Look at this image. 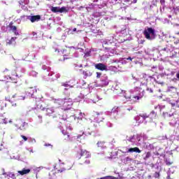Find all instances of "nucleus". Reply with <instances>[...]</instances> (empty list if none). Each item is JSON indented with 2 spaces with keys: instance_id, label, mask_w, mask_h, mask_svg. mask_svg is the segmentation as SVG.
Here are the masks:
<instances>
[{
  "instance_id": "obj_1",
  "label": "nucleus",
  "mask_w": 179,
  "mask_h": 179,
  "mask_svg": "<svg viewBox=\"0 0 179 179\" xmlns=\"http://www.w3.org/2000/svg\"><path fill=\"white\" fill-rule=\"evenodd\" d=\"M76 156L77 159L80 160V164H90V159L92 157V153L87 150H85L80 147L79 150L77 151Z\"/></svg>"
},
{
  "instance_id": "obj_2",
  "label": "nucleus",
  "mask_w": 179,
  "mask_h": 179,
  "mask_svg": "<svg viewBox=\"0 0 179 179\" xmlns=\"http://www.w3.org/2000/svg\"><path fill=\"white\" fill-rule=\"evenodd\" d=\"M143 34L147 40H152L150 34H152V36H155V29L152 28H148V29L144 30Z\"/></svg>"
},
{
  "instance_id": "obj_3",
  "label": "nucleus",
  "mask_w": 179,
  "mask_h": 179,
  "mask_svg": "<svg viewBox=\"0 0 179 179\" xmlns=\"http://www.w3.org/2000/svg\"><path fill=\"white\" fill-rule=\"evenodd\" d=\"M143 95L138 94V95H131L129 96L127 99L129 101H131V103H138V100H141V99H143Z\"/></svg>"
},
{
  "instance_id": "obj_4",
  "label": "nucleus",
  "mask_w": 179,
  "mask_h": 179,
  "mask_svg": "<svg viewBox=\"0 0 179 179\" xmlns=\"http://www.w3.org/2000/svg\"><path fill=\"white\" fill-rule=\"evenodd\" d=\"M7 27L9 28L10 31L14 33L15 36H19V31H17V27L13 25V22H10Z\"/></svg>"
},
{
  "instance_id": "obj_5",
  "label": "nucleus",
  "mask_w": 179,
  "mask_h": 179,
  "mask_svg": "<svg viewBox=\"0 0 179 179\" xmlns=\"http://www.w3.org/2000/svg\"><path fill=\"white\" fill-rule=\"evenodd\" d=\"M95 68L99 71H107V66H106V64L102 63L95 64Z\"/></svg>"
},
{
  "instance_id": "obj_6",
  "label": "nucleus",
  "mask_w": 179,
  "mask_h": 179,
  "mask_svg": "<svg viewBox=\"0 0 179 179\" xmlns=\"http://www.w3.org/2000/svg\"><path fill=\"white\" fill-rule=\"evenodd\" d=\"M27 93L32 97V96L34 95V93H37V90L34 87H29L27 90Z\"/></svg>"
},
{
  "instance_id": "obj_7",
  "label": "nucleus",
  "mask_w": 179,
  "mask_h": 179,
  "mask_svg": "<svg viewBox=\"0 0 179 179\" xmlns=\"http://www.w3.org/2000/svg\"><path fill=\"white\" fill-rule=\"evenodd\" d=\"M41 20V16L40 15H32L30 17L29 20L31 23H34V22H38Z\"/></svg>"
},
{
  "instance_id": "obj_8",
  "label": "nucleus",
  "mask_w": 179,
  "mask_h": 179,
  "mask_svg": "<svg viewBox=\"0 0 179 179\" xmlns=\"http://www.w3.org/2000/svg\"><path fill=\"white\" fill-rule=\"evenodd\" d=\"M133 152H135L136 153H141V151L139 150V148L138 147L131 148L127 150V153H132Z\"/></svg>"
},
{
  "instance_id": "obj_9",
  "label": "nucleus",
  "mask_w": 179,
  "mask_h": 179,
  "mask_svg": "<svg viewBox=\"0 0 179 179\" xmlns=\"http://www.w3.org/2000/svg\"><path fill=\"white\" fill-rule=\"evenodd\" d=\"M30 171H31V170L29 169H23L22 171H18L17 173L20 176H24L26 174H29V173H30Z\"/></svg>"
},
{
  "instance_id": "obj_10",
  "label": "nucleus",
  "mask_w": 179,
  "mask_h": 179,
  "mask_svg": "<svg viewBox=\"0 0 179 179\" xmlns=\"http://www.w3.org/2000/svg\"><path fill=\"white\" fill-rule=\"evenodd\" d=\"M63 140L64 141H71V136L69 135V133H64L63 131Z\"/></svg>"
},
{
  "instance_id": "obj_11",
  "label": "nucleus",
  "mask_w": 179,
  "mask_h": 179,
  "mask_svg": "<svg viewBox=\"0 0 179 179\" xmlns=\"http://www.w3.org/2000/svg\"><path fill=\"white\" fill-rule=\"evenodd\" d=\"M83 75H84L85 78H87L88 76H92L93 73L90 70H86L83 71Z\"/></svg>"
},
{
  "instance_id": "obj_12",
  "label": "nucleus",
  "mask_w": 179,
  "mask_h": 179,
  "mask_svg": "<svg viewBox=\"0 0 179 179\" xmlns=\"http://www.w3.org/2000/svg\"><path fill=\"white\" fill-rule=\"evenodd\" d=\"M150 80V77L146 78L143 77L142 78V83L143 85H149Z\"/></svg>"
},
{
  "instance_id": "obj_13",
  "label": "nucleus",
  "mask_w": 179,
  "mask_h": 179,
  "mask_svg": "<svg viewBox=\"0 0 179 179\" xmlns=\"http://www.w3.org/2000/svg\"><path fill=\"white\" fill-rule=\"evenodd\" d=\"M100 115H103V114L99 113L97 112L94 113V117L96 118V121H101V120H103V117H101Z\"/></svg>"
},
{
  "instance_id": "obj_14",
  "label": "nucleus",
  "mask_w": 179,
  "mask_h": 179,
  "mask_svg": "<svg viewBox=\"0 0 179 179\" xmlns=\"http://www.w3.org/2000/svg\"><path fill=\"white\" fill-rule=\"evenodd\" d=\"M135 120L136 121V122H138V124H142L143 122V120H142V117L141 116V115L136 116L135 117Z\"/></svg>"
},
{
  "instance_id": "obj_15",
  "label": "nucleus",
  "mask_w": 179,
  "mask_h": 179,
  "mask_svg": "<svg viewBox=\"0 0 179 179\" xmlns=\"http://www.w3.org/2000/svg\"><path fill=\"white\" fill-rule=\"evenodd\" d=\"M140 117H141V119L143 120V122L147 118H149V117H150V115H148L146 113H142V114H140Z\"/></svg>"
},
{
  "instance_id": "obj_16",
  "label": "nucleus",
  "mask_w": 179,
  "mask_h": 179,
  "mask_svg": "<svg viewBox=\"0 0 179 179\" xmlns=\"http://www.w3.org/2000/svg\"><path fill=\"white\" fill-rule=\"evenodd\" d=\"M104 141H98L96 145L98 146V148H101L103 149H104V148H106V146L104 145Z\"/></svg>"
},
{
  "instance_id": "obj_17",
  "label": "nucleus",
  "mask_w": 179,
  "mask_h": 179,
  "mask_svg": "<svg viewBox=\"0 0 179 179\" xmlns=\"http://www.w3.org/2000/svg\"><path fill=\"white\" fill-rule=\"evenodd\" d=\"M1 179H9V178L6 174V172H5V169H3V173H2V176H1Z\"/></svg>"
},
{
  "instance_id": "obj_18",
  "label": "nucleus",
  "mask_w": 179,
  "mask_h": 179,
  "mask_svg": "<svg viewBox=\"0 0 179 179\" xmlns=\"http://www.w3.org/2000/svg\"><path fill=\"white\" fill-rule=\"evenodd\" d=\"M51 10L53 13H57L59 12V7H52Z\"/></svg>"
},
{
  "instance_id": "obj_19",
  "label": "nucleus",
  "mask_w": 179,
  "mask_h": 179,
  "mask_svg": "<svg viewBox=\"0 0 179 179\" xmlns=\"http://www.w3.org/2000/svg\"><path fill=\"white\" fill-rule=\"evenodd\" d=\"M100 179H118V178L111 176H104L103 178H101Z\"/></svg>"
},
{
  "instance_id": "obj_20",
  "label": "nucleus",
  "mask_w": 179,
  "mask_h": 179,
  "mask_svg": "<svg viewBox=\"0 0 179 179\" xmlns=\"http://www.w3.org/2000/svg\"><path fill=\"white\" fill-rule=\"evenodd\" d=\"M17 38V37H12L10 40L8 42V44L10 45V44H13V43H15Z\"/></svg>"
},
{
  "instance_id": "obj_21",
  "label": "nucleus",
  "mask_w": 179,
  "mask_h": 179,
  "mask_svg": "<svg viewBox=\"0 0 179 179\" xmlns=\"http://www.w3.org/2000/svg\"><path fill=\"white\" fill-rule=\"evenodd\" d=\"M59 13H63V12H66V8H65V7L59 8Z\"/></svg>"
},
{
  "instance_id": "obj_22",
  "label": "nucleus",
  "mask_w": 179,
  "mask_h": 179,
  "mask_svg": "<svg viewBox=\"0 0 179 179\" xmlns=\"http://www.w3.org/2000/svg\"><path fill=\"white\" fill-rule=\"evenodd\" d=\"M150 156H152V153H150V152H148L144 157V160H148Z\"/></svg>"
},
{
  "instance_id": "obj_23",
  "label": "nucleus",
  "mask_w": 179,
  "mask_h": 179,
  "mask_svg": "<svg viewBox=\"0 0 179 179\" xmlns=\"http://www.w3.org/2000/svg\"><path fill=\"white\" fill-rule=\"evenodd\" d=\"M6 176L7 177H10L11 178H16V175H15V173H9Z\"/></svg>"
},
{
  "instance_id": "obj_24",
  "label": "nucleus",
  "mask_w": 179,
  "mask_h": 179,
  "mask_svg": "<svg viewBox=\"0 0 179 179\" xmlns=\"http://www.w3.org/2000/svg\"><path fill=\"white\" fill-rule=\"evenodd\" d=\"M155 178H160V173L159 172H155L154 173Z\"/></svg>"
},
{
  "instance_id": "obj_25",
  "label": "nucleus",
  "mask_w": 179,
  "mask_h": 179,
  "mask_svg": "<svg viewBox=\"0 0 179 179\" xmlns=\"http://www.w3.org/2000/svg\"><path fill=\"white\" fill-rule=\"evenodd\" d=\"M19 100H24V99H26V96L24 95H21V96H19Z\"/></svg>"
},
{
  "instance_id": "obj_26",
  "label": "nucleus",
  "mask_w": 179,
  "mask_h": 179,
  "mask_svg": "<svg viewBox=\"0 0 179 179\" xmlns=\"http://www.w3.org/2000/svg\"><path fill=\"white\" fill-rule=\"evenodd\" d=\"M101 76V73L96 72V78L100 79V77Z\"/></svg>"
},
{
  "instance_id": "obj_27",
  "label": "nucleus",
  "mask_w": 179,
  "mask_h": 179,
  "mask_svg": "<svg viewBox=\"0 0 179 179\" xmlns=\"http://www.w3.org/2000/svg\"><path fill=\"white\" fill-rule=\"evenodd\" d=\"M65 59H71V57H68L67 55H64V61H65Z\"/></svg>"
},
{
  "instance_id": "obj_28",
  "label": "nucleus",
  "mask_w": 179,
  "mask_h": 179,
  "mask_svg": "<svg viewBox=\"0 0 179 179\" xmlns=\"http://www.w3.org/2000/svg\"><path fill=\"white\" fill-rule=\"evenodd\" d=\"M126 162H132V158H131L129 157H126Z\"/></svg>"
},
{
  "instance_id": "obj_29",
  "label": "nucleus",
  "mask_w": 179,
  "mask_h": 179,
  "mask_svg": "<svg viewBox=\"0 0 179 179\" xmlns=\"http://www.w3.org/2000/svg\"><path fill=\"white\" fill-rule=\"evenodd\" d=\"M150 114H151L152 115H153V117H156V112H155V110H152V111L150 113Z\"/></svg>"
},
{
  "instance_id": "obj_30",
  "label": "nucleus",
  "mask_w": 179,
  "mask_h": 179,
  "mask_svg": "<svg viewBox=\"0 0 179 179\" xmlns=\"http://www.w3.org/2000/svg\"><path fill=\"white\" fill-rule=\"evenodd\" d=\"M21 138H22V139H24V141H27V137H26L24 135H21Z\"/></svg>"
},
{
  "instance_id": "obj_31",
  "label": "nucleus",
  "mask_w": 179,
  "mask_h": 179,
  "mask_svg": "<svg viewBox=\"0 0 179 179\" xmlns=\"http://www.w3.org/2000/svg\"><path fill=\"white\" fill-rule=\"evenodd\" d=\"M64 171H65V169H59V170L57 171V173H64Z\"/></svg>"
},
{
  "instance_id": "obj_32",
  "label": "nucleus",
  "mask_w": 179,
  "mask_h": 179,
  "mask_svg": "<svg viewBox=\"0 0 179 179\" xmlns=\"http://www.w3.org/2000/svg\"><path fill=\"white\" fill-rule=\"evenodd\" d=\"M143 43H145V40H141V41H140V44H143Z\"/></svg>"
},
{
  "instance_id": "obj_33",
  "label": "nucleus",
  "mask_w": 179,
  "mask_h": 179,
  "mask_svg": "<svg viewBox=\"0 0 179 179\" xmlns=\"http://www.w3.org/2000/svg\"><path fill=\"white\" fill-rule=\"evenodd\" d=\"M162 51H167V48H164L162 49Z\"/></svg>"
},
{
  "instance_id": "obj_34",
  "label": "nucleus",
  "mask_w": 179,
  "mask_h": 179,
  "mask_svg": "<svg viewBox=\"0 0 179 179\" xmlns=\"http://www.w3.org/2000/svg\"><path fill=\"white\" fill-rule=\"evenodd\" d=\"M147 92H148V93H150V88H147Z\"/></svg>"
},
{
  "instance_id": "obj_35",
  "label": "nucleus",
  "mask_w": 179,
  "mask_h": 179,
  "mask_svg": "<svg viewBox=\"0 0 179 179\" xmlns=\"http://www.w3.org/2000/svg\"><path fill=\"white\" fill-rule=\"evenodd\" d=\"M127 59H129L130 61H132V58L131 57H128Z\"/></svg>"
},
{
  "instance_id": "obj_36",
  "label": "nucleus",
  "mask_w": 179,
  "mask_h": 179,
  "mask_svg": "<svg viewBox=\"0 0 179 179\" xmlns=\"http://www.w3.org/2000/svg\"><path fill=\"white\" fill-rule=\"evenodd\" d=\"M73 31H76V28H73Z\"/></svg>"
},
{
  "instance_id": "obj_37",
  "label": "nucleus",
  "mask_w": 179,
  "mask_h": 179,
  "mask_svg": "<svg viewBox=\"0 0 179 179\" xmlns=\"http://www.w3.org/2000/svg\"><path fill=\"white\" fill-rule=\"evenodd\" d=\"M46 111H47V113H48V111H50V108H47Z\"/></svg>"
},
{
  "instance_id": "obj_38",
  "label": "nucleus",
  "mask_w": 179,
  "mask_h": 179,
  "mask_svg": "<svg viewBox=\"0 0 179 179\" xmlns=\"http://www.w3.org/2000/svg\"><path fill=\"white\" fill-rule=\"evenodd\" d=\"M105 50H110V48H105Z\"/></svg>"
},
{
  "instance_id": "obj_39",
  "label": "nucleus",
  "mask_w": 179,
  "mask_h": 179,
  "mask_svg": "<svg viewBox=\"0 0 179 179\" xmlns=\"http://www.w3.org/2000/svg\"><path fill=\"white\" fill-rule=\"evenodd\" d=\"M167 166H171V164H166Z\"/></svg>"
},
{
  "instance_id": "obj_40",
  "label": "nucleus",
  "mask_w": 179,
  "mask_h": 179,
  "mask_svg": "<svg viewBox=\"0 0 179 179\" xmlns=\"http://www.w3.org/2000/svg\"><path fill=\"white\" fill-rule=\"evenodd\" d=\"M62 104H64V100H62Z\"/></svg>"
},
{
  "instance_id": "obj_41",
  "label": "nucleus",
  "mask_w": 179,
  "mask_h": 179,
  "mask_svg": "<svg viewBox=\"0 0 179 179\" xmlns=\"http://www.w3.org/2000/svg\"><path fill=\"white\" fill-rule=\"evenodd\" d=\"M4 72H8V69H6V70L4 71Z\"/></svg>"
},
{
  "instance_id": "obj_42",
  "label": "nucleus",
  "mask_w": 179,
  "mask_h": 179,
  "mask_svg": "<svg viewBox=\"0 0 179 179\" xmlns=\"http://www.w3.org/2000/svg\"><path fill=\"white\" fill-rule=\"evenodd\" d=\"M135 1H134V3H136V1H138V0H134Z\"/></svg>"
},
{
  "instance_id": "obj_43",
  "label": "nucleus",
  "mask_w": 179,
  "mask_h": 179,
  "mask_svg": "<svg viewBox=\"0 0 179 179\" xmlns=\"http://www.w3.org/2000/svg\"><path fill=\"white\" fill-rule=\"evenodd\" d=\"M176 34H179V32H178Z\"/></svg>"
},
{
  "instance_id": "obj_44",
  "label": "nucleus",
  "mask_w": 179,
  "mask_h": 179,
  "mask_svg": "<svg viewBox=\"0 0 179 179\" xmlns=\"http://www.w3.org/2000/svg\"><path fill=\"white\" fill-rule=\"evenodd\" d=\"M178 10H179V9H178Z\"/></svg>"
}]
</instances>
